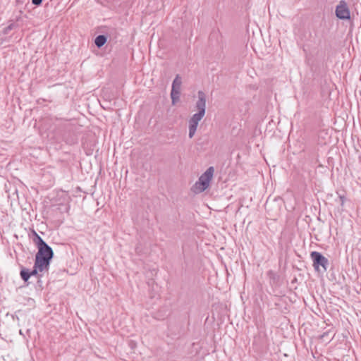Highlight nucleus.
<instances>
[{"mask_svg": "<svg viewBox=\"0 0 361 361\" xmlns=\"http://www.w3.org/2000/svg\"><path fill=\"white\" fill-rule=\"evenodd\" d=\"M339 198H340V200H341V205H343L344 200H345V197H344V196H343V195H339Z\"/></svg>", "mask_w": 361, "mask_h": 361, "instance_id": "13", "label": "nucleus"}, {"mask_svg": "<svg viewBox=\"0 0 361 361\" xmlns=\"http://www.w3.org/2000/svg\"><path fill=\"white\" fill-rule=\"evenodd\" d=\"M16 27L15 23H11L9 25H8L6 27L4 30V34H8L11 30H12Z\"/></svg>", "mask_w": 361, "mask_h": 361, "instance_id": "11", "label": "nucleus"}, {"mask_svg": "<svg viewBox=\"0 0 361 361\" xmlns=\"http://www.w3.org/2000/svg\"><path fill=\"white\" fill-rule=\"evenodd\" d=\"M335 15L340 20H350V11L345 0H341L338 2L335 9Z\"/></svg>", "mask_w": 361, "mask_h": 361, "instance_id": "4", "label": "nucleus"}, {"mask_svg": "<svg viewBox=\"0 0 361 361\" xmlns=\"http://www.w3.org/2000/svg\"><path fill=\"white\" fill-rule=\"evenodd\" d=\"M48 270L49 267H44L43 269H40V267H37L36 264V261H35L33 269L30 271V276L38 275V271H47Z\"/></svg>", "mask_w": 361, "mask_h": 361, "instance_id": "9", "label": "nucleus"}, {"mask_svg": "<svg viewBox=\"0 0 361 361\" xmlns=\"http://www.w3.org/2000/svg\"><path fill=\"white\" fill-rule=\"evenodd\" d=\"M106 40L107 38L105 35H99L95 38L94 43L98 48H101L102 46L105 44Z\"/></svg>", "mask_w": 361, "mask_h": 361, "instance_id": "8", "label": "nucleus"}, {"mask_svg": "<svg viewBox=\"0 0 361 361\" xmlns=\"http://www.w3.org/2000/svg\"><path fill=\"white\" fill-rule=\"evenodd\" d=\"M310 257L313 262V267L316 271L319 270V267H322L323 268L324 271H326L327 270L329 260L320 252L313 251L311 252Z\"/></svg>", "mask_w": 361, "mask_h": 361, "instance_id": "3", "label": "nucleus"}, {"mask_svg": "<svg viewBox=\"0 0 361 361\" xmlns=\"http://www.w3.org/2000/svg\"><path fill=\"white\" fill-rule=\"evenodd\" d=\"M206 94L205 93L200 90L197 92V101L195 103V108L198 111L195 115L204 117L206 112Z\"/></svg>", "mask_w": 361, "mask_h": 361, "instance_id": "6", "label": "nucleus"}, {"mask_svg": "<svg viewBox=\"0 0 361 361\" xmlns=\"http://www.w3.org/2000/svg\"><path fill=\"white\" fill-rule=\"evenodd\" d=\"M43 0H32V4L35 6H39Z\"/></svg>", "mask_w": 361, "mask_h": 361, "instance_id": "12", "label": "nucleus"}, {"mask_svg": "<svg viewBox=\"0 0 361 361\" xmlns=\"http://www.w3.org/2000/svg\"><path fill=\"white\" fill-rule=\"evenodd\" d=\"M203 117L193 114L192 116L189 120V133L188 136L190 138H192L195 132L197 130V128L199 122L202 120Z\"/></svg>", "mask_w": 361, "mask_h": 361, "instance_id": "7", "label": "nucleus"}, {"mask_svg": "<svg viewBox=\"0 0 361 361\" xmlns=\"http://www.w3.org/2000/svg\"><path fill=\"white\" fill-rule=\"evenodd\" d=\"M20 275L21 279L25 282H27L29 280V279L30 278V270L28 269L23 268L20 270Z\"/></svg>", "mask_w": 361, "mask_h": 361, "instance_id": "10", "label": "nucleus"}, {"mask_svg": "<svg viewBox=\"0 0 361 361\" xmlns=\"http://www.w3.org/2000/svg\"><path fill=\"white\" fill-rule=\"evenodd\" d=\"M181 84V78L179 75H177L173 81L171 92V98L173 104H175L178 101H179Z\"/></svg>", "mask_w": 361, "mask_h": 361, "instance_id": "5", "label": "nucleus"}, {"mask_svg": "<svg viewBox=\"0 0 361 361\" xmlns=\"http://www.w3.org/2000/svg\"><path fill=\"white\" fill-rule=\"evenodd\" d=\"M34 243L36 244L38 251L35 255L36 264L40 267V269L44 267H49L51 259L54 257L52 248L36 233L34 231Z\"/></svg>", "mask_w": 361, "mask_h": 361, "instance_id": "1", "label": "nucleus"}, {"mask_svg": "<svg viewBox=\"0 0 361 361\" xmlns=\"http://www.w3.org/2000/svg\"><path fill=\"white\" fill-rule=\"evenodd\" d=\"M214 172V167L209 166L206 171L200 176L198 181L195 183V185H199L200 192H203L208 188L209 182L213 178Z\"/></svg>", "mask_w": 361, "mask_h": 361, "instance_id": "2", "label": "nucleus"}]
</instances>
